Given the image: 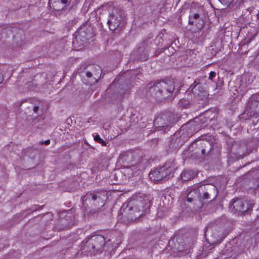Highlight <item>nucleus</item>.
I'll use <instances>...</instances> for the list:
<instances>
[{
    "instance_id": "f3484780",
    "label": "nucleus",
    "mask_w": 259,
    "mask_h": 259,
    "mask_svg": "<svg viewBox=\"0 0 259 259\" xmlns=\"http://www.w3.org/2000/svg\"><path fill=\"white\" fill-rule=\"evenodd\" d=\"M94 136V140L99 143L101 144L103 146H106L107 143L106 141L103 140L102 138H100V136L98 134H96Z\"/></svg>"
},
{
    "instance_id": "20e7f679",
    "label": "nucleus",
    "mask_w": 259,
    "mask_h": 259,
    "mask_svg": "<svg viewBox=\"0 0 259 259\" xmlns=\"http://www.w3.org/2000/svg\"><path fill=\"white\" fill-rule=\"evenodd\" d=\"M105 243V240L103 236H93L86 242L87 250L91 253H96L103 248Z\"/></svg>"
},
{
    "instance_id": "b1692460",
    "label": "nucleus",
    "mask_w": 259,
    "mask_h": 259,
    "mask_svg": "<svg viewBox=\"0 0 259 259\" xmlns=\"http://www.w3.org/2000/svg\"><path fill=\"white\" fill-rule=\"evenodd\" d=\"M3 77L2 74L0 73V83L3 81Z\"/></svg>"
},
{
    "instance_id": "9d476101",
    "label": "nucleus",
    "mask_w": 259,
    "mask_h": 259,
    "mask_svg": "<svg viewBox=\"0 0 259 259\" xmlns=\"http://www.w3.org/2000/svg\"><path fill=\"white\" fill-rule=\"evenodd\" d=\"M192 94L194 98L202 100L206 96V93L205 92L204 88L201 84H197L193 86L191 90Z\"/></svg>"
},
{
    "instance_id": "412c9836",
    "label": "nucleus",
    "mask_w": 259,
    "mask_h": 259,
    "mask_svg": "<svg viewBox=\"0 0 259 259\" xmlns=\"http://www.w3.org/2000/svg\"><path fill=\"white\" fill-rule=\"evenodd\" d=\"M39 108V106L38 105H34L33 108V111L35 113H38V111Z\"/></svg>"
},
{
    "instance_id": "5701e85b",
    "label": "nucleus",
    "mask_w": 259,
    "mask_h": 259,
    "mask_svg": "<svg viewBox=\"0 0 259 259\" xmlns=\"http://www.w3.org/2000/svg\"><path fill=\"white\" fill-rule=\"evenodd\" d=\"M199 16L198 14H194L193 17L194 19H197L199 17Z\"/></svg>"
},
{
    "instance_id": "a211bd4d",
    "label": "nucleus",
    "mask_w": 259,
    "mask_h": 259,
    "mask_svg": "<svg viewBox=\"0 0 259 259\" xmlns=\"http://www.w3.org/2000/svg\"><path fill=\"white\" fill-rule=\"evenodd\" d=\"M89 199L91 198L93 200H95L98 198H101L100 193H90L88 196Z\"/></svg>"
},
{
    "instance_id": "6e6552de",
    "label": "nucleus",
    "mask_w": 259,
    "mask_h": 259,
    "mask_svg": "<svg viewBox=\"0 0 259 259\" xmlns=\"http://www.w3.org/2000/svg\"><path fill=\"white\" fill-rule=\"evenodd\" d=\"M173 124L174 122L166 115L158 116L154 120V125L157 128L171 127Z\"/></svg>"
},
{
    "instance_id": "9b49d317",
    "label": "nucleus",
    "mask_w": 259,
    "mask_h": 259,
    "mask_svg": "<svg viewBox=\"0 0 259 259\" xmlns=\"http://www.w3.org/2000/svg\"><path fill=\"white\" fill-rule=\"evenodd\" d=\"M232 149L239 156L244 155L246 150V146L244 143L241 144L238 143H236L233 145Z\"/></svg>"
},
{
    "instance_id": "4be33fe9",
    "label": "nucleus",
    "mask_w": 259,
    "mask_h": 259,
    "mask_svg": "<svg viewBox=\"0 0 259 259\" xmlns=\"http://www.w3.org/2000/svg\"><path fill=\"white\" fill-rule=\"evenodd\" d=\"M40 143H41V144H44L45 145H49L50 143V140H46L44 142L42 141V142H41Z\"/></svg>"
},
{
    "instance_id": "423d86ee",
    "label": "nucleus",
    "mask_w": 259,
    "mask_h": 259,
    "mask_svg": "<svg viewBox=\"0 0 259 259\" xmlns=\"http://www.w3.org/2000/svg\"><path fill=\"white\" fill-rule=\"evenodd\" d=\"M247 108L245 114H249V116H253L255 114H259V96L252 97L248 103Z\"/></svg>"
},
{
    "instance_id": "1a4fd4ad",
    "label": "nucleus",
    "mask_w": 259,
    "mask_h": 259,
    "mask_svg": "<svg viewBox=\"0 0 259 259\" xmlns=\"http://www.w3.org/2000/svg\"><path fill=\"white\" fill-rule=\"evenodd\" d=\"M167 171L165 167L154 169L149 174L150 178L154 181L162 180L167 176L168 172Z\"/></svg>"
},
{
    "instance_id": "39448f33",
    "label": "nucleus",
    "mask_w": 259,
    "mask_h": 259,
    "mask_svg": "<svg viewBox=\"0 0 259 259\" xmlns=\"http://www.w3.org/2000/svg\"><path fill=\"white\" fill-rule=\"evenodd\" d=\"M130 204L132 206L128 209L131 210V214H133L135 219L141 216L150 206V202L148 200L132 201Z\"/></svg>"
},
{
    "instance_id": "7ed1b4c3",
    "label": "nucleus",
    "mask_w": 259,
    "mask_h": 259,
    "mask_svg": "<svg viewBox=\"0 0 259 259\" xmlns=\"http://www.w3.org/2000/svg\"><path fill=\"white\" fill-rule=\"evenodd\" d=\"M109 17L108 24L111 30H115L123 20V12L118 8L113 6L108 7Z\"/></svg>"
},
{
    "instance_id": "f257e3e1",
    "label": "nucleus",
    "mask_w": 259,
    "mask_h": 259,
    "mask_svg": "<svg viewBox=\"0 0 259 259\" xmlns=\"http://www.w3.org/2000/svg\"><path fill=\"white\" fill-rule=\"evenodd\" d=\"M175 89L172 80H161L155 82L149 88L151 96L157 100H162L169 97Z\"/></svg>"
},
{
    "instance_id": "f8f14e48",
    "label": "nucleus",
    "mask_w": 259,
    "mask_h": 259,
    "mask_svg": "<svg viewBox=\"0 0 259 259\" xmlns=\"http://www.w3.org/2000/svg\"><path fill=\"white\" fill-rule=\"evenodd\" d=\"M196 175V173L192 170L186 169L182 172L181 177L183 181H187L193 179Z\"/></svg>"
},
{
    "instance_id": "ddd939ff",
    "label": "nucleus",
    "mask_w": 259,
    "mask_h": 259,
    "mask_svg": "<svg viewBox=\"0 0 259 259\" xmlns=\"http://www.w3.org/2000/svg\"><path fill=\"white\" fill-rule=\"evenodd\" d=\"M254 79V76L252 74L249 73L245 74L242 76L241 85L243 87H247L252 83Z\"/></svg>"
},
{
    "instance_id": "0eeeda50",
    "label": "nucleus",
    "mask_w": 259,
    "mask_h": 259,
    "mask_svg": "<svg viewBox=\"0 0 259 259\" xmlns=\"http://www.w3.org/2000/svg\"><path fill=\"white\" fill-rule=\"evenodd\" d=\"M230 209L234 212H245L249 209L248 202L243 199H236L230 206Z\"/></svg>"
},
{
    "instance_id": "6ab92c4d",
    "label": "nucleus",
    "mask_w": 259,
    "mask_h": 259,
    "mask_svg": "<svg viewBox=\"0 0 259 259\" xmlns=\"http://www.w3.org/2000/svg\"><path fill=\"white\" fill-rule=\"evenodd\" d=\"M223 5L229 6L235 0H219Z\"/></svg>"
},
{
    "instance_id": "2eb2a0df",
    "label": "nucleus",
    "mask_w": 259,
    "mask_h": 259,
    "mask_svg": "<svg viewBox=\"0 0 259 259\" xmlns=\"http://www.w3.org/2000/svg\"><path fill=\"white\" fill-rule=\"evenodd\" d=\"M97 68V73H95L94 71H93V72L91 71H87L86 72V75L88 78H91L92 76L93 77V78L91 79V83L97 82L99 78V75L101 74V69L98 66Z\"/></svg>"
},
{
    "instance_id": "393cba45",
    "label": "nucleus",
    "mask_w": 259,
    "mask_h": 259,
    "mask_svg": "<svg viewBox=\"0 0 259 259\" xmlns=\"http://www.w3.org/2000/svg\"><path fill=\"white\" fill-rule=\"evenodd\" d=\"M20 33H21V34H23V33H22V32L21 31H20Z\"/></svg>"
},
{
    "instance_id": "aec40b11",
    "label": "nucleus",
    "mask_w": 259,
    "mask_h": 259,
    "mask_svg": "<svg viewBox=\"0 0 259 259\" xmlns=\"http://www.w3.org/2000/svg\"><path fill=\"white\" fill-rule=\"evenodd\" d=\"M216 73L214 71H211L209 73V79L211 80H212L213 78L215 76Z\"/></svg>"
},
{
    "instance_id": "f03ea898",
    "label": "nucleus",
    "mask_w": 259,
    "mask_h": 259,
    "mask_svg": "<svg viewBox=\"0 0 259 259\" xmlns=\"http://www.w3.org/2000/svg\"><path fill=\"white\" fill-rule=\"evenodd\" d=\"M217 188L212 185H201L191 190L188 194V201L191 202L198 199L199 200L209 199V195L217 196Z\"/></svg>"
},
{
    "instance_id": "4468645a",
    "label": "nucleus",
    "mask_w": 259,
    "mask_h": 259,
    "mask_svg": "<svg viewBox=\"0 0 259 259\" xmlns=\"http://www.w3.org/2000/svg\"><path fill=\"white\" fill-rule=\"evenodd\" d=\"M69 4L68 0H61L55 2L53 6L55 10L59 11L62 10Z\"/></svg>"
},
{
    "instance_id": "dca6fc26",
    "label": "nucleus",
    "mask_w": 259,
    "mask_h": 259,
    "mask_svg": "<svg viewBox=\"0 0 259 259\" xmlns=\"http://www.w3.org/2000/svg\"><path fill=\"white\" fill-rule=\"evenodd\" d=\"M80 40V36H77L76 37L75 40H74L73 42L74 47L76 48L77 50H81L84 47V44L83 43L81 45H77L79 41Z\"/></svg>"
}]
</instances>
